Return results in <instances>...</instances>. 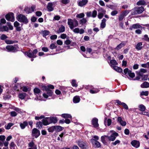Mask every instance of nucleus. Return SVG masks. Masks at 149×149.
<instances>
[{
    "label": "nucleus",
    "instance_id": "obj_45",
    "mask_svg": "<svg viewBox=\"0 0 149 149\" xmlns=\"http://www.w3.org/2000/svg\"><path fill=\"white\" fill-rule=\"evenodd\" d=\"M42 123L41 122H38L36 123L37 127L39 129L42 127Z\"/></svg>",
    "mask_w": 149,
    "mask_h": 149
},
{
    "label": "nucleus",
    "instance_id": "obj_3",
    "mask_svg": "<svg viewBox=\"0 0 149 149\" xmlns=\"http://www.w3.org/2000/svg\"><path fill=\"white\" fill-rule=\"evenodd\" d=\"M17 19L19 22H23L25 24L28 22L27 18L23 15L20 14L18 15L17 17Z\"/></svg>",
    "mask_w": 149,
    "mask_h": 149
},
{
    "label": "nucleus",
    "instance_id": "obj_30",
    "mask_svg": "<svg viewBox=\"0 0 149 149\" xmlns=\"http://www.w3.org/2000/svg\"><path fill=\"white\" fill-rule=\"evenodd\" d=\"M47 118V117L42 120V124L44 125H47L50 124L49 121Z\"/></svg>",
    "mask_w": 149,
    "mask_h": 149
},
{
    "label": "nucleus",
    "instance_id": "obj_22",
    "mask_svg": "<svg viewBox=\"0 0 149 149\" xmlns=\"http://www.w3.org/2000/svg\"><path fill=\"white\" fill-rule=\"evenodd\" d=\"M47 10L49 11H52L54 10L53 7V4L52 3H49L47 6Z\"/></svg>",
    "mask_w": 149,
    "mask_h": 149
},
{
    "label": "nucleus",
    "instance_id": "obj_38",
    "mask_svg": "<svg viewBox=\"0 0 149 149\" xmlns=\"http://www.w3.org/2000/svg\"><path fill=\"white\" fill-rule=\"evenodd\" d=\"M45 90L47 91V94L49 96H51L52 95L53 92L52 90L48 89L47 87L45 88Z\"/></svg>",
    "mask_w": 149,
    "mask_h": 149
},
{
    "label": "nucleus",
    "instance_id": "obj_4",
    "mask_svg": "<svg viewBox=\"0 0 149 149\" xmlns=\"http://www.w3.org/2000/svg\"><path fill=\"white\" fill-rule=\"evenodd\" d=\"M132 10V11H134L133 13H132V14L134 15L142 13L144 10V8L143 7L141 6L140 7L135 8L134 9H133Z\"/></svg>",
    "mask_w": 149,
    "mask_h": 149
},
{
    "label": "nucleus",
    "instance_id": "obj_27",
    "mask_svg": "<svg viewBox=\"0 0 149 149\" xmlns=\"http://www.w3.org/2000/svg\"><path fill=\"white\" fill-rule=\"evenodd\" d=\"M73 102L74 103H78L80 101V98L79 96H76L74 97L73 99Z\"/></svg>",
    "mask_w": 149,
    "mask_h": 149
},
{
    "label": "nucleus",
    "instance_id": "obj_13",
    "mask_svg": "<svg viewBox=\"0 0 149 149\" xmlns=\"http://www.w3.org/2000/svg\"><path fill=\"white\" fill-rule=\"evenodd\" d=\"M73 31L75 33H79L80 34H82L84 32V30L82 29H79L78 28H76L73 29Z\"/></svg>",
    "mask_w": 149,
    "mask_h": 149
},
{
    "label": "nucleus",
    "instance_id": "obj_31",
    "mask_svg": "<svg viewBox=\"0 0 149 149\" xmlns=\"http://www.w3.org/2000/svg\"><path fill=\"white\" fill-rule=\"evenodd\" d=\"M27 123L25 121L22 123H21L20 124V126L21 129H24L25 127L27 126Z\"/></svg>",
    "mask_w": 149,
    "mask_h": 149
},
{
    "label": "nucleus",
    "instance_id": "obj_6",
    "mask_svg": "<svg viewBox=\"0 0 149 149\" xmlns=\"http://www.w3.org/2000/svg\"><path fill=\"white\" fill-rule=\"evenodd\" d=\"M130 12L129 10H125L124 12H122L119 16V20L120 21L122 20L125 16H126Z\"/></svg>",
    "mask_w": 149,
    "mask_h": 149
},
{
    "label": "nucleus",
    "instance_id": "obj_56",
    "mask_svg": "<svg viewBox=\"0 0 149 149\" xmlns=\"http://www.w3.org/2000/svg\"><path fill=\"white\" fill-rule=\"evenodd\" d=\"M141 66L143 68H147L149 66V62H148L145 64H142Z\"/></svg>",
    "mask_w": 149,
    "mask_h": 149
},
{
    "label": "nucleus",
    "instance_id": "obj_26",
    "mask_svg": "<svg viewBox=\"0 0 149 149\" xmlns=\"http://www.w3.org/2000/svg\"><path fill=\"white\" fill-rule=\"evenodd\" d=\"M142 88H147L149 87V83L145 81L141 85Z\"/></svg>",
    "mask_w": 149,
    "mask_h": 149
},
{
    "label": "nucleus",
    "instance_id": "obj_61",
    "mask_svg": "<svg viewBox=\"0 0 149 149\" xmlns=\"http://www.w3.org/2000/svg\"><path fill=\"white\" fill-rule=\"evenodd\" d=\"M57 130L59 132L63 130V127L60 126H57L56 127Z\"/></svg>",
    "mask_w": 149,
    "mask_h": 149
},
{
    "label": "nucleus",
    "instance_id": "obj_21",
    "mask_svg": "<svg viewBox=\"0 0 149 149\" xmlns=\"http://www.w3.org/2000/svg\"><path fill=\"white\" fill-rule=\"evenodd\" d=\"M106 19L105 18H103L102 21L100 24V27L101 29H103L105 28L106 26Z\"/></svg>",
    "mask_w": 149,
    "mask_h": 149
},
{
    "label": "nucleus",
    "instance_id": "obj_39",
    "mask_svg": "<svg viewBox=\"0 0 149 149\" xmlns=\"http://www.w3.org/2000/svg\"><path fill=\"white\" fill-rule=\"evenodd\" d=\"M16 147V146L13 142L11 143L10 145V149H15Z\"/></svg>",
    "mask_w": 149,
    "mask_h": 149
},
{
    "label": "nucleus",
    "instance_id": "obj_34",
    "mask_svg": "<svg viewBox=\"0 0 149 149\" xmlns=\"http://www.w3.org/2000/svg\"><path fill=\"white\" fill-rule=\"evenodd\" d=\"M110 63L111 64V66L112 68H113V66H115L118 64L116 61L115 60H111L110 61Z\"/></svg>",
    "mask_w": 149,
    "mask_h": 149
},
{
    "label": "nucleus",
    "instance_id": "obj_51",
    "mask_svg": "<svg viewBox=\"0 0 149 149\" xmlns=\"http://www.w3.org/2000/svg\"><path fill=\"white\" fill-rule=\"evenodd\" d=\"M10 116L12 117H15L17 115V113L15 111H12L10 113Z\"/></svg>",
    "mask_w": 149,
    "mask_h": 149
},
{
    "label": "nucleus",
    "instance_id": "obj_19",
    "mask_svg": "<svg viewBox=\"0 0 149 149\" xmlns=\"http://www.w3.org/2000/svg\"><path fill=\"white\" fill-rule=\"evenodd\" d=\"M65 31V27L63 25H61L59 28L58 30L57 31V33H60L63 32Z\"/></svg>",
    "mask_w": 149,
    "mask_h": 149
},
{
    "label": "nucleus",
    "instance_id": "obj_25",
    "mask_svg": "<svg viewBox=\"0 0 149 149\" xmlns=\"http://www.w3.org/2000/svg\"><path fill=\"white\" fill-rule=\"evenodd\" d=\"M142 42H138L136 45L135 48L138 50H140L142 48Z\"/></svg>",
    "mask_w": 149,
    "mask_h": 149
},
{
    "label": "nucleus",
    "instance_id": "obj_46",
    "mask_svg": "<svg viewBox=\"0 0 149 149\" xmlns=\"http://www.w3.org/2000/svg\"><path fill=\"white\" fill-rule=\"evenodd\" d=\"M128 74L131 78H133L135 76L134 73L133 72H132L131 70L129 71V73Z\"/></svg>",
    "mask_w": 149,
    "mask_h": 149
},
{
    "label": "nucleus",
    "instance_id": "obj_35",
    "mask_svg": "<svg viewBox=\"0 0 149 149\" xmlns=\"http://www.w3.org/2000/svg\"><path fill=\"white\" fill-rule=\"evenodd\" d=\"M26 96V94L25 93H19L18 95V97L19 98L21 99L22 100H23L24 99L25 97Z\"/></svg>",
    "mask_w": 149,
    "mask_h": 149
},
{
    "label": "nucleus",
    "instance_id": "obj_16",
    "mask_svg": "<svg viewBox=\"0 0 149 149\" xmlns=\"http://www.w3.org/2000/svg\"><path fill=\"white\" fill-rule=\"evenodd\" d=\"M88 1V0H82L81 1L79 2L78 4V6L81 7H82L85 5L87 3Z\"/></svg>",
    "mask_w": 149,
    "mask_h": 149
},
{
    "label": "nucleus",
    "instance_id": "obj_12",
    "mask_svg": "<svg viewBox=\"0 0 149 149\" xmlns=\"http://www.w3.org/2000/svg\"><path fill=\"white\" fill-rule=\"evenodd\" d=\"M47 119L49 121L50 124L51 123H55L57 122V119L56 117H47Z\"/></svg>",
    "mask_w": 149,
    "mask_h": 149
},
{
    "label": "nucleus",
    "instance_id": "obj_42",
    "mask_svg": "<svg viewBox=\"0 0 149 149\" xmlns=\"http://www.w3.org/2000/svg\"><path fill=\"white\" fill-rule=\"evenodd\" d=\"M56 128L55 126H52L48 129V130L49 132H52Z\"/></svg>",
    "mask_w": 149,
    "mask_h": 149
},
{
    "label": "nucleus",
    "instance_id": "obj_54",
    "mask_svg": "<svg viewBox=\"0 0 149 149\" xmlns=\"http://www.w3.org/2000/svg\"><path fill=\"white\" fill-rule=\"evenodd\" d=\"M61 2L63 4H67L69 2V0H61Z\"/></svg>",
    "mask_w": 149,
    "mask_h": 149
},
{
    "label": "nucleus",
    "instance_id": "obj_48",
    "mask_svg": "<svg viewBox=\"0 0 149 149\" xmlns=\"http://www.w3.org/2000/svg\"><path fill=\"white\" fill-rule=\"evenodd\" d=\"M84 15V13H81L77 14L76 16V17L79 18H81L83 17Z\"/></svg>",
    "mask_w": 149,
    "mask_h": 149
},
{
    "label": "nucleus",
    "instance_id": "obj_64",
    "mask_svg": "<svg viewBox=\"0 0 149 149\" xmlns=\"http://www.w3.org/2000/svg\"><path fill=\"white\" fill-rule=\"evenodd\" d=\"M50 47L51 49H53L56 48V46H55L54 44H52L50 45Z\"/></svg>",
    "mask_w": 149,
    "mask_h": 149
},
{
    "label": "nucleus",
    "instance_id": "obj_36",
    "mask_svg": "<svg viewBox=\"0 0 149 149\" xmlns=\"http://www.w3.org/2000/svg\"><path fill=\"white\" fill-rule=\"evenodd\" d=\"M132 27L134 29H141L142 28V26L140 25L137 24H135L132 25Z\"/></svg>",
    "mask_w": 149,
    "mask_h": 149
},
{
    "label": "nucleus",
    "instance_id": "obj_18",
    "mask_svg": "<svg viewBox=\"0 0 149 149\" xmlns=\"http://www.w3.org/2000/svg\"><path fill=\"white\" fill-rule=\"evenodd\" d=\"M91 141L93 144H95L96 147L99 148L100 146V143L99 142L97 141L96 140H95L94 139H91Z\"/></svg>",
    "mask_w": 149,
    "mask_h": 149
},
{
    "label": "nucleus",
    "instance_id": "obj_49",
    "mask_svg": "<svg viewBox=\"0 0 149 149\" xmlns=\"http://www.w3.org/2000/svg\"><path fill=\"white\" fill-rule=\"evenodd\" d=\"M148 91H142L140 93L141 95L147 96L148 95Z\"/></svg>",
    "mask_w": 149,
    "mask_h": 149
},
{
    "label": "nucleus",
    "instance_id": "obj_58",
    "mask_svg": "<svg viewBox=\"0 0 149 149\" xmlns=\"http://www.w3.org/2000/svg\"><path fill=\"white\" fill-rule=\"evenodd\" d=\"M86 19L85 18H83L80 20V23L82 24H84L86 22Z\"/></svg>",
    "mask_w": 149,
    "mask_h": 149
},
{
    "label": "nucleus",
    "instance_id": "obj_28",
    "mask_svg": "<svg viewBox=\"0 0 149 149\" xmlns=\"http://www.w3.org/2000/svg\"><path fill=\"white\" fill-rule=\"evenodd\" d=\"M50 33V32L49 31L47 30H43L41 32V34L44 37H45L49 35Z\"/></svg>",
    "mask_w": 149,
    "mask_h": 149
},
{
    "label": "nucleus",
    "instance_id": "obj_14",
    "mask_svg": "<svg viewBox=\"0 0 149 149\" xmlns=\"http://www.w3.org/2000/svg\"><path fill=\"white\" fill-rule=\"evenodd\" d=\"M132 145L134 147L136 148H138L140 146L139 142L136 140H133L131 142Z\"/></svg>",
    "mask_w": 149,
    "mask_h": 149
},
{
    "label": "nucleus",
    "instance_id": "obj_5",
    "mask_svg": "<svg viewBox=\"0 0 149 149\" xmlns=\"http://www.w3.org/2000/svg\"><path fill=\"white\" fill-rule=\"evenodd\" d=\"M5 17L8 21L12 22H14L15 21L14 14L12 13H10L6 15Z\"/></svg>",
    "mask_w": 149,
    "mask_h": 149
},
{
    "label": "nucleus",
    "instance_id": "obj_20",
    "mask_svg": "<svg viewBox=\"0 0 149 149\" xmlns=\"http://www.w3.org/2000/svg\"><path fill=\"white\" fill-rule=\"evenodd\" d=\"M118 120L119 123L123 126H125L126 124V122L123 121L121 117H119L118 118Z\"/></svg>",
    "mask_w": 149,
    "mask_h": 149
},
{
    "label": "nucleus",
    "instance_id": "obj_9",
    "mask_svg": "<svg viewBox=\"0 0 149 149\" xmlns=\"http://www.w3.org/2000/svg\"><path fill=\"white\" fill-rule=\"evenodd\" d=\"M76 143L78 144V146L81 148L85 149L86 146V143L83 142L81 140H79L76 141Z\"/></svg>",
    "mask_w": 149,
    "mask_h": 149
},
{
    "label": "nucleus",
    "instance_id": "obj_33",
    "mask_svg": "<svg viewBox=\"0 0 149 149\" xmlns=\"http://www.w3.org/2000/svg\"><path fill=\"white\" fill-rule=\"evenodd\" d=\"M29 146L31 148H34V149H37V147L33 141H31L29 144Z\"/></svg>",
    "mask_w": 149,
    "mask_h": 149
},
{
    "label": "nucleus",
    "instance_id": "obj_7",
    "mask_svg": "<svg viewBox=\"0 0 149 149\" xmlns=\"http://www.w3.org/2000/svg\"><path fill=\"white\" fill-rule=\"evenodd\" d=\"M40 135V132L39 130L36 128H34L32 130V136L35 137L36 138L38 137Z\"/></svg>",
    "mask_w": 149,
    "mask_h": 149
},
{
    "label": "nucleus",
    "instance_id": "obj_23",
    "mask_svg": "<svg viewBox=\"0 0 149 149\" xmlns=\"http://www.w3.org/2000/svg\"><path fill=\"white\" fill-rule=\"evenodd\" d=\"M1 26V24L0 22V31H7L8 30V27L6 26H3L2 27Z\"/></svg>",
    "mask_w": 149,
    "mask_h": 149
},
{
    "label": "nucleus",
    "instance_id": "obj_52",
    "mask_svg": "<svg viewBox=\"0 0 149 149\" xmlns=\"http://www.w3.org/2000/svg\"><path fill=\"white\" fill-rule=\"evenodd\" d=\"M72 86L77 87V85L76 83V81L75 80H73L72 82Z\"/></svg>",
    "mask_w": 149,
    "mask_h": 149
},
{
    "label": "nucleus",
    "instance_id": "obj_32",
    "mask_svg": "<svg viewBox=\"0 0 149 149\" xmlns=\"http://www.w3.org/2000/svg\"><path fill=\"white\" fill-rule=\"evenodd\" d=\"M61 116L62 117L65 118H72V116L70 115L67 113L63 114L61 115Z\"/></svg>",
    "mask_w": 149,
    "mask_h": 149
},
{
    "label": "nucleus",
    "instance_id": "obj_11",
    "mask_svg": "<svg viewBox=\"0 0 149 149\" xmlns=\"http://www.w3.org/2000/svg\"><path fill=\"white\" fill-rule=\"evenodd\" d=\"M6 48L9 52H15L17 51V48L12 45H8Z\"/></svg>",
    "mask_w": 149,
    "mask_h": 149
},
{
    "label": "nucleus",
    "instance_id": "obj_8",
    "mask_svg": "<svg viewBox=\"0 0 149 149\" xmlns=\"http://www.w3.org/2000/svg\"><path fill=\"white\" fill-rule=\"evenodd\" d=\"M36 8V6H32L31 8L29 7H26L25 8L24 11L27 14H29L34 11V10Z\"/></svg>",
    "mask_w": 149,
    "mask_h": 149
},
{
    "label": "nucleus",
    "instance_id": "obj_60",
    "mask_svg": "<svg viewBox=\"0 0 149 149\" xmlns=\"http://www.w3.org/2000/svg\"><path fill=\"white\" fill-rule=\"evenodd\" d=\"M22 89L23 91L25 92H27L28 91V89L27 87L25 86H24L22 88Z\"/></svg>",
    "mask_w": 149,
    "mask_h": 149
},
{
    "label": "nucleus",
    "instance_id": "obj_37",
    "mask_svg": "<svg viewBox=\"0 0 149 149\" xmlns=\"http://www.w3.org/2000/svg\"><path fill=\"white\" fill-rule=\"evenodd\" d=\"M139 110L142 111H144L145 110L146 107H145L143 104H140L139 106Z\"/></svg>",
    "mask_w": 149,
    "mask_h": 149
},
{
    "label": "nucleus",
    "instance_id": "obj_41",
    "mask_svg": "<svg viewBox=\"0 0 149 149\" xmlns=\"http://www.w3.org/2000/svg\"><path fill=\"white\" fill-rule=\"evenodd\" d=\"M14 125V124L12 123H9L8 124L7 126H5V128L7 130H8L11 127Z\"/></svg>",
    "mask_w": 149,
    "mask_h": 149
},
{
    "label": "nucleus",
    "instance_id": "obj_2",
    "mask_svg": "<svg viewBox=\"0 0 149 149\" xmlns=\"http://www.w3.org/2000/svg\"><path fill=\"white\" fill-rule=\"evenodd\" d=\"M38 52V51L37 49L34 50L33 52L30 50L28 52L26 53V55L29 58H35L36 57V54Z\"/></svg>",
    "mask_w": 149,
    "mask_h": 149
},
{
    "label": "nucleus",
    "instance_id": "obj_62",
    "mask_svg": "<svg viewBox=\"0 0 149 149\" xmlns=\"http://www.w3.org/2000/svg\"><path fill=\"white\" fill-rule=\"evenodd\" d=\"M36 15L38 17H40L42 15V13L40 11H37L36 13Z\"/></svg>",
    "mask_w": 149,
    "mask_h": 149
},
{
    "label": "nucleus",
    "instance_id": "obj_43",
    "mask_svg": "<svg viewBox=\"0 0 149 149\" xmlns=\"http://www.w3.org/2000/svg\"><path fill=\"white\" fill-rule=\"evenodd\" d=\"M33 91L35 94H38L41 92L40 90L37 88H35L34 89Z\"/></svg>",
    "mask_w": 149,
    "mask_h": 149
},
{
    "label": "nucleus",
    "instance_id": "obj_47",
    "mask_svg": "<svg viewBox=\"0 0 149 149\" xmlns=\"http://www.w3.org/2000/svg\"><path fill=\"white\" fill-rule=\"evenodd\" d=\"M15 41L9 40H6L5 42L7 44H13L15 43Z\"/></svg>",
    "mask_w": 149,
    "mask_h": 149
},
{
    "label": "nucleus",
    "instance_id": "obj_44",
    "mask_svg": "<svg viewBox=\"0 0 149 149\" xmlns=\"http://www.w3.org/2000/svg\"><path fill=\"white\" fill-rule=\"evenodd\" d=\"M145 4V1L143 0H141L138 1L137 3L138 5H144Z\"/></svg>",
    "mask_w": 149,
    "mask_h": 149
},
{
    "label": "nucleus",
    "instance_id": "obj_17",
    "mask_svg": "<svg viewBox=\"0 0 149 149\" xmlns=\"http://www.w3.org/2000/svg\"><path fill=\"white\" fill-rule=\"evenodd\" d=\"M108 139V136H103L101 137V141L102 142L105 144L107 143V141Z\"/></svg>",
    "mask_w": 149,
    "mask_h": 149
},
{
    "label": "nucleus",
    "instance_id": "obj_53",
    "mask_svg": "<svg viewBox=\"0 0 149 149\" xmlns=\"http://www.w3.org/2000/svg\"><path fill=\"white\" fill-rule=\"evenodd\" d=\"M148 78V76L147 75H145L142 76L141 79L142 80H146Z\"/></svg>",
    "mask_w": 149,
    "mask_h": 149
},
{
    "label": "nucleus",
    "instance_id": "obj_1",
    "mask_svg": "<svg viewBox=\"0 0 149 149\" xmlns=\"http://www.w3.org/2000/svg\"><path fill=\"white\" fill-rule=\"evenodd\" d=\"M68 24L71 29H73L74 27H76L78 25V22L76 19H68Z\"/></svg>",
    "mask_w": 149,
    "mask_h": 149
},
{
    "label": "nucleus",
    "instance_id": "obj_50",
    "mask_svg": "<svg viewBox=\"0 0 149 149\" xmlns=\"http://www.w3.org/2000/svg\"><path fill=\"white\" fill-rule=\"evenodd\" d=\"M8 38V37L6 36L5 35L3 34L1 35V36L0 37V38L1 40H4Z\"/></svg>",
    "mask_w": 149,
    "mask_h": 149
},
{
    "label": "nucleus",
    "instance_id": "obj_10",
    "mask_svg": "<svg viewBox=\"0 0 149 149\" xmlns=\"http://www.w3.org/2000/svg\"><path fill=\"white\" fill-rule=\"evenodd\" d=\"M118 135V133L116 132H114L112 133L110 136H108V140L110 141H113L115 139L116 137Z\"/></svg>",
    "mask_w": 149,
    "mask_h": 149
},
{
    "label": "nucleus",
    "instance_id": "obj_63",
    "mask_svg": "<svg viewBox=\"0 0 149 149\" xmlns=\"http://www.w3.org/2000/svg\"><path fill=\"white\" fill-rule=\"evenodd\" d=\"M57 36L56 35H52L50 36V38L52 40H55L57 38Z\"/></svg>",
    "mask_w": 149,
    "mask_h": 149
},
{
    "label": "nucleus",
    "instance_id": "obj_55",
    "mask_svg": "<svg viewBox=\"0 0 149 149\" xmlns=\"http://www.w3.org/2000/svg\"><path fill=\"white\" fill-rule=\"evenodd\" d=\"M7 25L8 26L9 29L10 30H12L13 29V26L11 24L10 22H8L7 23Z\"/></svg>",
    "mask_w": 149,
    "mask_h": 149
},
{
    "label": "nucleus",
    "instance_id": "obj_59",
    "mask_svg": "<svg viewBox=\"0 0 149 149\" xmlns=\"http://www.w3.org/2000/svg\"><path fill=\"white\" fill-rule=\"evenodd\" d=\"M118 13V12L116 10H114L112 11L111 13V14L112 16H115Z\"/></svg>",
    "mask_w": 149,
    "mask_h": 149
},
{
    "label": "nucleus",
    "instance_id": "obj_57",
    "mask_svg": "<svg viewBox=\"0 0 149 149\" xmlns=\"http://www.w3.org/2000/svg\"><path fill=\"white\" fill-rule=\"evenodd\" d=\"M97 15V12L96 10H94L92 14V17H95Z\"/></svg>",
    "mask_w": 149,
    "mask_h": 149
},
{
    "label": "nucleus",
    "instance_id": "obj_29",
    "mask_svg": "<svg viewBox=\"0 0 149 149\" xmlns=\"http://www.w3.org/2000/svg\"><path fill=\"white\" fill-rule=\"evenodd\" d=\"M112 68L115 71L118 72H121L123 71V70L121 68L116 66H113Z\"/></svg>",
    "mask_w": 149,
    "mask_h": 149
},
{
    "label": "nucleus",
    "instance_id": "obj_15",
    "mask_svg": "<svg viewBox=\"0 0 149 149\" xmlns=\"http://www.w3.org/2000/svg\"><path fill=\"white\" fill-rule=\"evenodd\" d=\"M98 119L96 118H94L92 120V125L95 127H98L99 125L98 124Z\"/></svg>",
    "mask_w": 149,
    "mask_h": 149
},
{
    "label": "nucleus",
    "instance_id": "obj_24",
    "mask_svg": "<svg viewBox=\"0 0 149 149\" xmlns=\"http://www.w3.org/2000/svg\"><path fill=\"white\" fill-rule=\"evenodd\" d=\"M126 43L124 42H122L120 44L117 46L116 47V49L118 50L120 49L121 48L124 47Z\"/></svg>",
    "mask_w": 149,
    "mask_h": 149
},
{
    "label": "nucleus",
    "instance_id": "obj_40",
    "mask_svg": "<svg viewBox=\"0 0 149 149\" xmlns=\"http://www.w3.org/2000/svg\"><path fill=\"white\" fill-rule=\"evenodd\" d=\"M146 72V70L144 69H141L140 71L139 72L138 74L140 76H141L142 75V72L145 73Z\"/></svg>",
    "mask_w": 149,
    "mask_h": 149
}]
</instances>
